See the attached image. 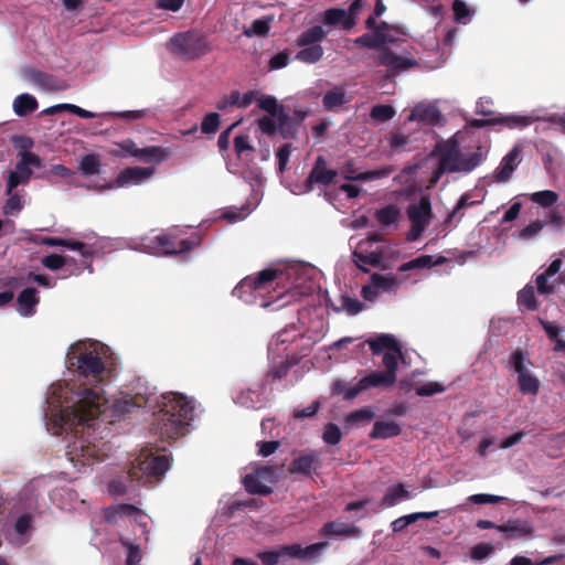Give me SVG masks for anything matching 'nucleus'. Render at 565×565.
<instances>
[{"label": "nucleus", "mask_w": 565, "mask_h": 565, "mask_svg": "<svg viewBox=\"0 0 565 565\" xmlns=\"http://www.w3.org/2000/svg\"><path fill=\"white\" fill-rule=\"evenodd\" d=\"M317 463V454L315 450H306L300 452L290 465V472L309 476L311 471L316 468Z\"/></svg>", "instance_id": "nucleus-28"}, {"label": "nucleus", "mask_w": 565, "mask_h": 565, "mask_svg": "<svg viewBox=\"0 0 565 565\" xmlns=\"http://www.w3.org/2000/svg\"><path fill=\"white\" fill-rule=\"evenodd\" d=\"M42 160L33 152L22 151L13 170L9 172L6 194H10L17 186L26 184L32 177V168H41Z\"/></svg>", "instance_id": "nucleus-10"}, {"label": "nucleus", "mask_w": 565, "mask_h": 565, "mask_svg": "<svg viewBox=\"0 0 565 565\" xmlns=\"http://www.w3.org/2000/svg\"><path fill=\"white\" fill-rule=\"evenodd\" d=\"M366 6V0H354L348 10L340 8L328 9L322 22L326 25L335 26L344 31H351L359 18L360 11Z\"/></svg>", "instance_id": "nucleus-11"}, {"label": "nucleus", "mask_w": 565, "mask_h": 565, "mask_svg": "<svg viewBox=\"0 0 565 565\" xmlns=\"http://www.w3.org/2000/svg\"><path fill=\"white\" fill-rule=\"evenodd\" d=\"M170 151L160 146H148L138 149L137 159L145 163H160L170 157Z\"/></svg>", "instance_id": "nucleus-33"}, {"label": "nucleus", "mask_w": 565, "mask_h": 565, "mask_svg": "<svg viewBox=\"0 0 565 565\" xmlns=\"http://www.w3.org/2000/svg\"><path fill=\"white\" fill-rule=\"evenodd\" d=\"M291 121L288 116L279 113V115H269L258 120V128L263 134L273 136L279 132L284 138L290 134Z\"/></svg>", "instance_id": "nucleus-23"}, {"label": "nucleus", "mask_w": 565, "mask_h": 565, "mask_svg": "<svg viewBox=\"0 0 565 565\" xmlns=\"http://www.w3.org/2000/svg\"><path fill=\"white\" fill-rule=\"evenodd\" d=\"M252 186V195L250 199L241 207H228L223 212V217L228 221L230 223H236L239 221L245 220L253 210L256 209V206L259 204L263 192V180L259 174H257L253 182L250 183Z\"/></svg>", "instance_id": "nucleus-16"}, {"label": "nucleus", "mask_w": 565, "mask_h": 565, "mask_svg": "<svg viewBox=\"0 0 565 565\" xmlns=\"http://www.w3.org/2000/svg\"><path fill=\"white\" fill-rule=\"evenodd\" d=\"M235 404L245 408H260L267 402L265 386L262 382L253 384L246 390H242L235 397Z\"/></svg>", "instance_id": "nucleus-21"}, {"label": "nucleus", "mask_w": 565, "mask_h": 565, "mask_svg": "<svg viewBox=\"0 0 565 565\" xmlns=\"http://www.w3.org/2000/svg\"><path fill=\"white\" fill-rule=\"evenodd\" d=\"M558 200V194L552 190L537 191L531 194V201L543 206L550 207Z\"/></svg>", "instance_id": "nucleus-53"}, {"label": "nucleus", "mask_w": 565, "mask_h": 565, "mask_svg": "<svg viewBox=\"0 0 565 565\" xmlns=\"http://www.w3.org/2000/svg\"><path fill=\"white\" fill-rule=\"evenodd\" d=\"M257 105L269 115H279L277 100L273 96H263L258 94Z\"/></svg>", "instance_id": "nucleus-63"}, {"label": "nucleus", "mask_w": 565, "mask_h": 565, "mask_svg": "<svg viewBox=\"0 0 565 565\" xmlns=\"http://www.w3.org/2000/svg\"><path fill=\"white\" fill-rule=\"evenodd\" d=\"M318 555V544L302 547L300 544L284 545L274 551L260 552L258 558L264 565H277L287 557L307 561Z\"/></svg>", "instance_id": "nucleus-8"}, {"label": "nucleus", "mask_w": 565, "mask_h": 565, "mask_svg": "<svg viewBox=\"0 0 565 565\" xmlns=\"http://www.w3.org/2000/svg\"><path fill=\"white\" fill-rule=\"evenodd\" d=\"M393 172V168L383 167L380 169L356 172L353 161H348L341 169V174L345 180L349 181H372L388 177Z\"/></svg>", "instance_id": "nucleus-25"}, {"label": "nucleus", "mask_w": 565, "mask_h": 565, "mask_svg": "<svg viewBox=\"0 0 565 565\" xmlns=\"http://www.w3.org/2000/svg\"><path fill=\"white\" fill-rule=\"evenodd\" d=\"M493 552V546L489 543H479L476 544L470 550V557L473 561H482L483 558L488 557Z\"/></svg>", "instance_id": "nucleus-64"}, {"label": "nucleus", "mask_w": 565, "mask_h": 565, "mask_svg": "<svg viewBox=\"0 0 565 565\" xmlns=\"http://www.w3.org/2000/svg\"><path fill=\"white\" fill-rule=\"evenodd\" d=\"M414 388L418 396H433L446 390L445 386L438 382H428L423 385L415 384Z\"/></svg>", "instance_id": "nucleus-58"}, {"label": "nucleus", "mask_w": 565, "mask_h": 565, "mask_svg": "<svg viewBox=\"0 0 565 565\" xmlns=\"http://www.w3.org/2000/svg\"><path fill=\"white\" fill-rule=\"evenodd\" d=\"M38 303L36 290L34 288H25L18 296V312L23 317H30L34 315Z\"/></svg>", "instance_id": "nucleus-32"}, {"label": "nucleus", "mask_w": 565, "mask_h": 565, "mask_svg": "<svg viewBox=\"0 0 565 565\" xmlns=\"http://www.w3.org/2000/svg\"><path fill=\"white\" fill-rule=\"evenodd\" d=\"M440 111L429 105H417L413 108L409 120L411 121H423L428 124H436L439 120Z\"/></svg>", "instance_id": "nucleus-36"}, {"label": "nucleus", "mask_w": 565, "mask_h": 565, "mask_svg": "<svg viewBox=\"0 0 565 565\" xmlns=\"http://www.w3.org/2000/svg\"><path fill=\"white\" fill-rule=\"evenodd\" d=\"M407 216L411 221V228L407 233V241L419 239L433 218L431 203L429 196H422L419 202L407 207Z\"/></svg>", "instance_id": "nucleus-9"}, {"label": "nucleus", "mask_w": 565, "mask_h": 565, "mask_svg": "<svg viewBox=\"0 0 565 565\" xmlns=\"http://www.w3.org/2000/svg\"><path fill=\"white\" fill-rule=\"evenodd\" d=\"M302 49L296 54V58L307 64H313L318 61V45L301 46Z\"/></svg>", "instance_id": "nucleus-60"}, {"label": "nucleus", "mask_w": 565, "mask_h": 565, "mask_svg": "<svg viewBox=\"0 0 565 565\" xmlns=\"http://www.w3.org/2000/svg\"><path fill=\"white\" fill-rule=\"evenodd\" d=\"M111 350L108 345L95 340H81L70 345L66 352V364L74 370L82 383L58 381L56 384L81 386L85 388L99 387L110 375ZM55 385H50L47 391ZM49 392H46L47 394Z\"/></svg>", "instance_id": "nucleus-3"}, {"label": "nucleus", "mask_w": 565, "mask_h": 565, "mask_svg": "<svg viewBox=\"0 0 565 565\" xmlns=\"http://www.w3.org/2000/svg\"><path fill=\"white\" fill-rule=\"evenodd\" d=\"M32 241L36 244H44L49 246H63L70 250H73L82 257V265L88 266L92 263L94 255L98 252L99 247L97 242L84 243L76 239H65L57 237H35Z\"/></svg>", "instance_id": "nucleus-15"}, {"label": "nucleus", "mask_w": 565, "mask_h": 565, "mask_svg": "<svg viewBox=\"0 0 565 565\" xmlns=\"http://www.w3.org/2000/svg\"><path fill=\"white\" fill-rule=\"evenodd\" d=\"M383 253L379 250L363 252L360 249H355L352 253L354 264L363 271H367V269L364 267L365 265L379 267L383 262Z\"/></svg>", "instance_id": "nucleus-34"}, {"label": "nucleus", "mask_w": 565, "mask_h": 565, "mask_svg": "<svg viewBox=\"0 0 565 565\" xmlns=\"http://www.w3.org/2000/svg\"><path fill=\"white\" fill-rule=\"evenodd\" d=\"M434 154L438 157V161L448 173L471 172L482 161V153L480 151L462 153L460 145L455 138L437 143Z\"/></svg>", "instance_id": "nucleus-5"}, {"label": "nucleus", "mask_w": 565, "mask_h": 565, "mask_svg": "<svg viewBox=\"0 0 565 565\" xmlns=\"http://www.w3.org/2000/svg\"><path fill=\"white\" fill-rule=\"evenodd\" d=\"M280 468L271 466H263L254 469L250 473H246L243 483L250 493L265 494L271 490V484L277 480Z\"/></svg>", "instance_id": "nucleus-13"}, {"label": "nucleus", "mask_w": 565, "mask_h": 565, "mask_svg": "<svg viewBox=\"0 0 565 565\" xmlns=\"http://www.w3.org/2000/svg\"><path fill=\"white\" fill-rule=\"evenodd\" d=\"M156 170L152 167H129L121 170L113 183L94 184L89 186L97 192H103L111 189L129 188L140 185L149 181L154 174Z\"/></svg>", "instance_id": "nucleus-7"}, {"label": "nucleus", "mask_w": 565, "mask_h": 565, "mask_svg": "<svg viewBox=\"0 0 565 565\" xmlns=\"http://www.w3.org/2000/svg\"><path fill=\"white\" fill-rule=\"evenodd\" d=\"M13 111L17 116L23 117L38 108V102L30 94H21L13 100Z\"/></svg>", "instance_id": "nucleus-41"}, {"label": "nucleus", "mask_w": 565, "mask_h": 565, "mask_svg": "<svg viewBox=\"0 0 565 565\" xmlns=\"http://www.w3.org/2000/svg\"><path fill=\"white\" fill-rule=\"evenodd\" d=\"M273 21L274 15L271 14L256 19L249 26L244 28L243 34L247 38L266 36L269 33Z\"/></svg>", "instance_id": "nucleus-39"}, {"label": "nucleus", "mask_w": 565, "mask_h": 565, "mask_svg": "<svg viewBox=\"0 0 565 565\" xmlns=\"http://www.w3.org/2000/svg\"><path fill=\"white\" fill-rule=\"evenodd\" d=\"M315 333L297 334L295 350L291 355L287 354L285 360L279 361V365L271 367L269 376L281 379L286 375L288 369L294 364H301L302 369L310 370L315 366Z\"/></svg>", "instance_id": "nucleus-6"}, {"label": "nucleus", "mask_w": 565, "mask_h": 565, "mask_svg": "<svg viewBox=\"0 0 565 565\" xmlns=\"http://www.w3.org/2000/svg\"><path fill=\"white\" fill-rule=\"evenodd\" d=\"M518 303L525 307L527 310H535L537 308V300L532 286H526L519 291Z\"/></svg>", "instance_id": "nucleus-52"}, {"label": "nucleus", "mask_w": 565, "mask_h": 565, "mask_svg": "<svg viewBox=\"0 0 565 565\" xmlns=\"http://www.w3.org/2000/svg\"><path fill=\"white\" fill-rule=\"evenodd\" d=\"M100 156L96 153L86 154L82 157L78 162V170L85 177L98 174L100 172Z\"/></svg>", "instance_id": "nucleus-42"}, {"label": "nucleus", "mask_w": 565, "mask_h": 565, "mask_svg": "<svg viewBox=\"0 0 565 565\" xmlns=\"http://www.w3.org/2000/svg\"><path fill=\"white\" fill-rule=\"evenodd\" d=\"M45 405L46 429L52 435L70 438L65 456L79 473L90 471L108 456V444L90 434L100 416L114 422L143 406L156 416L160 435L169 439L188 434L196 417L194 401L177 393H151L145 398L121 394L109 401L102 387L55 384L45 396Z\"/></svg>", "instance_id": "nucleus-1"}, {"label": "nucleus", "mask_w": 565, "mask_h": 565, "mask_svg": "<svg viewBox=\"0 0 565 565\" xmlns=\"http://www.w3.org/2000/svg\"><path fill=\"white\" fill-rule=\"evenodd\" d=\"M411 498V492L404 488L402 483H397L387 489L386 493L382 498V505L394 507L401 500Z\"/></svg>", "instance_id": "nucleus-44"}, {"label": "nucleus", "mask_w": 565, "mask_h": 565, "mask_svg": "<svg viewBox=\"0 0 565 565\" xmlns=\"http://www.w3.org/2000/svg\"><path fill=\"white\" fill-rule=\"evenodd\" d=\"M257 97L258 93L255 90H249L243 95H241L238 92H232L230 103L239 108H246L254 102H257Z\"/></svg>", "instance_id": "nucleus-55"}, {"label": "nucleus", "mask_w": 565, "mask_h": 565, "mask_svg": "<svg viewBox=\"0 0 565 565\" xmlns=\"http://www.w3.org/2000/svg\"><path fill=\"white\" fill-rule=\"evenodd\" d=\"M316 267L311 264L292 260L273 265L257 276L245 277L233 290V295L245 303L268 308L281 301L279 309L313 290Z\"/></svg>", "instance_id": "nucleus-2"}, {"label": "nucleus", "mask_w": 565, "mask_h": 565, "mask_svg": "<svg viewBox=\"0 0 565 565\" xmlns=\"http://www.w3.org/2000/svg\"><path fill=\"white\" fill-rule=\"evenodd\" d=\"M169 45L174 54L186 60L195 58L205 52L203 39L193 32L174 35Z\"/></svg>", "instance_id": "nucleus-14"}, {"label": "nucleus", "mask_w": 565, "mask_h": 565, "mask_svg": "<svg viewBox=\"0 0 565 565\" xmlns=\"http://www.w3.org/2000/svg\"><path fill=\"white\" fill-rule=\"evenodd\" d=\"M342 433L341 429L332 423L326 425L322 439L329 445H337L341 441Z\"/></svg>", "instance_id": "nucleus-59"}, {"label": "nucleus", "mask_w": 565, "mask_h": 565, "mask_svg": "<svg viewBox=\"0 0 565 565\" xmlns=\"http://www.w3.org/2000/svg\"><path fill=\"white\" fill-rule=\"evenodd\" d=\"M41 263L50 270H62V278L79 275L84 268H88L90 270V263H88V266H84L82 265V258L77 262L73 257L57 254L44 256Z\"/></svg>", "instance_id": "nucleus-19"}, {"label": "nucleus", "mask_w": 565, "mask_h": 565, "mask_svg": "<svg viewBox=\"0 0 565 565\" xmlns=\"http://www.w3.org/2000/svg\"><path fill=\"white\" fill-rule=\"evenodd\" d=\"M364 303L356 298H351L349 296H341L340 306L334 308L337 311L344 310L350 316H355L360 313L364 309Z\"/></svg>", "instance_id": "nucleus-50"}, {"label": "nucleus", "mask_w": 565, "mask_h": 565, "mask_svg": "<svg viewBox=\"0 0 565 565\" xmlns=\"http://www.w3.org/2000/svg\"><path fill=\"white\" fill-rule=\"evenodd\" d=\"M497 530L504 533L508 540H518L529 537L533 534V527L527 521L523 520H509L502 525H498Z\"/></svg>", "instance_id": "nucleus-27"}, {"label": "nucleus", "mask_w": 565, "mask_h": 565, "mask_svg": "<svg viewBox=\"0 0 565 565\" xmlns=\"http://www.w3.org/2000/svg\"><path fill=\"white\" fill-rule=\"evenodd\" d=\"M318 182V160L315 162L308 179L301 184L287 185L291 193L296 195L305 194L312 190L315 183Z\"/></svg>", "instance_id": "nucleus-48"}, {"label": "nucleus", "mask_w": 565, "mask_h": 565, "mask_svg": "<svg viewBox=\"0 0 565 565\" xmlns=\"http://www.w3.org/2000/svg\"><path fill=\"white\" fill-rule=\"evenodd\" d=\"M402 428L395 422L377 420L374 423L369 437L375 439H388L401 435Z\"/></svg>", "instance_id": "nucleus-31"}, {"label": "nucleus", "mask_w": 565, "mask_h": 565, "mask_svg": "<svg viewBox=\"0 0 565 565\" xmlns=\"http://www.w3.org/2000/svg\"><path fill=\"white\" fill-rule=\"evenodd\" d=\"M297 46L318 45V25L311 26L303 32L296 41Z\"/></svg>", "instance_id": "nucleus-61"}, {"label": "nucleus", "mask_w": 565, "mask_h": 565, "mask_svg": "<svg viewBox=\"0 0 565 565\" xmlns=\"http://www.w3.org/2000/svg\"><path fill=\"white\" fill-rule=\"evenodd\" d=\"M195 244V242L190 243L185 239L174 242L168 235L162 234L142 239L140 250L152 255H170L186 252Z\"/></svg>", "instance_id": "nucleus-12"}, {"label": "nucleus", "mask_w": 565, "mask_h": 565, "mask_svg": "<svg viewBox=\"0 0 565 565\" xmlns=\"http://www.w3.org/2000/svg\"><path fill=\"white\" fill-rule=\"evenodd\" d=\"M320 534L327 536L360 537L362 535V529L343 521H331L323 524L320 529Z\"/></svg>", "instance_id": "nucleus-26"}, {"label": "nucleus", "mask_w": 565, "mask_h": 565, "mask_svg": "<svg viewBox=\"0 0 565 565\" xmlns=\"http://www.w3.org/2000/svg\"><path fill=\"white\" fill-rule=\"evenodd\" d=\"M395 116V109L391 105H376L371 109V117L374 120L384 122Z\"/></svg>", "instance_id": "nucleus-57"}, {"label": "nucleus", "mask_w": 565, "mask_h": 565, "mask_svg": "<svg viewBox=\"0 0 565 565\" xmlns=\"http://www.w3.org/2000/svg\"><path fill=\"white\" fill-rule=\"evenodd\" d=\"M139 147L132 139H125L115 143V148L109 151L114 157L126 158L134 157L137 159Z\"/></svg>", "instance_id": "nucleus-45"}, {"label": "nucleus", "mask_w": 565, "mask_h": 565, "mask_svg": "<svg viewBox=\"0 0 565 565\" xmlns=\"http://www.w3.org/2000/svg\"><path fill=\"white\" fill-rule=\"evenodd\" d=\"M367 344L373 354H379L383 350L401 352V344L392 334H381L375 339H370Z\"/></svg>", "instance_id": "nucleus-35"}, {"label": "nucleus", "mask_w": 565, "mask_h": 565, "mask_svg": "<svg viewBox=\"0 0 565 565\" xmlns=\"http://www.w3.org/2000/svg\"><path fill=\"white\" fill-rule=\"evenodd\" d=\"M105 116L109 118H119L125 120L126 122H135L141 121L150 118L152 116V111L148 108L136 109V110H125V111H109L106 113Z\"/></svg>", "instance_id": "nucleus-43"}, {"label": "nucleus", "mask_w": 565, "mask_h": 565, "mask_svg": "<svg viewBox=\"0 0 565 565\" xmlns=\"http://www.w3.org/2000/svg\"><path fill=\"white\" fill-rule=\"evenodd\" d=\"M372 284L379 289L391 290L396 286V278L394 276H384L381 274H373L371 276Z\"/></svg>", "instance_id": "nucleus-62"}, {"label": "nucleus", "mask_w": 565, "mask_h": 565, "mask_svg": "<svg viewBox=\"0 0 565 565\" xmlns=\"http://www.w3.org/2000/svg\"><path fill=\"white\" fill-rule=\"evenodd\" d=\"M398 355H401V352H386L383 355L382 363L385 367V373L393 379L396 382V371L398 367Z\"/></svg>", "instance_id": "nucleus-56"}, {"label": "nucleus", "mask_w": 565, "mask_h": 565, "mask_svg": "<svg viewBox=\"0 0 565 565\" xmlns=\"http://www.w3.org/2000/svg\"><path fill=\"white\" fill-rule=\"evenodd\" d=\"M134 518L137 522H142L145 519L143 513L131 504H117L110 507L106 511V520L110 523L118 522L121 518Z\"/></svg>", "instance_id": "nucleus-29"}, {"label": "nucleus", "mask_w": 565, "mask_h": 565, "mask_svg": "<svg viewBox=\"0 0 565 565\" xmlns=\"http://www.w3.org/2000/svg\"><path fill=\"white\" fill-rule=\"evenodd\" d=\"M354 43L360 47L370 50H379V52L385 46L384 32L373 31V33H365L354 40Z\"/></svg>", "instance_id": "nucleus-40"}, {"label": "nucleus", "mask_w": 565, "mask_h": 565, "mask_svg": "<svg viewBox=\"0 0 565 565\" xmlns=\"http://www.w3.org/2000/svg\"><path fill=\"white\" fill-rule=\"evenodd\" d=\"M394 383L395 381L391 379L385 372L373 371L370 374L362 377L356 384L347 387L342 392L345 399H353L362 391H365L371 387L387 388L392 386Z\"/></svg>", "instance_id": "nucleus-20"}, {"label": "nucleus", "mask_w": 565, "mask_h": 565, "mask_svg": "<svg viewBox=\"0 0 565 565\" xmlns=\"http://www.w3.org/2000/svg\"><path fill=\"white\" fill-rule=\"evenodd\" d=\"M170 461L164 455H154L149 450H141L131 461L127 479L148 486L159 481L169 470Z\"/></svg>", "instance_id": "nucleus-4"}, {"label": "nucleus", "mask_w": 565, "mask_h": 565, "mask_svg": "<svg viewBox=\"0 0 565 565\" xmlns=\"http://www.w3.org/2000/svg\"><path fill=\"white\" fill-rule=\"evenodd\" d=\"M52 500L60 507L62 510H75L77 509V504H83L84 501H78L77 494L71 489H60L53 492Z\"/></svg>", "instance_id": "nucleus-37"}, {"label": "nucleus", "mask_w": 565, "mask_h": 565, "mask_svg": "<svg viewBox=\"0 0 565 565\" xmlns=\"http://www.w3.org/2000/svg\"><path fill=\"white\" fill-rule=\"evenodd\" d=\"M344 103L345 93L342 88H334L328 92L322 99L323 107L327 110H334L341 107Z\"/></svg>", "instance_id": "nucleus-47"}, {"label": "nucleus", "mask_w": 565, "mask_h": 565, "mask_svg": "<svg viewBox=\"0 0 565 565\" xmlns=\"http://www.w3.org/2000/svg\"><path fill=\"white\" fill-rule=\"evenodd\" d=\"M454 20L460 24H467L475 13L463 0H455L452 2Z\"/></svg>", "instance_id": "nucleus-49"}, {"label": "nucleus", "mask_w": 565, "mask_h": 565, "mask_svg": "<svg viewBox=\"0 0 565 565\" xmlns=\"http://www.w3.org/2000/svg\"><path fill=\"white\" fill-rule=\"evenodd\" d=\"M234 147L237 157L241 160H249L253 153V147L249 143L247 136H236L234 139Z\"/></svg>", "instance_id": "nucleus-54"}, {"label": "nucleus", "mask_w": 565, "mask_h": 565, "mask_svg": "<svg viewBox=\"0 0 565 565\" xmlns=\"http://www.w3.org/2000/svg\"><path fill=\"white\" fill-rule=\"evenodd\" d=\"M520 153V148L515 146L502 158L499 167L493 172L495 182L503 183L510 180L512 173L521 162Z\"/></svg>", "instance_id": "nucleus-24"}, {"label": "nucleus", "mask_w": 565, "mask_h": 565, "mask_svg": "<svg viewBox=\"0 0 565 565\" xmlns=\"http://www.w3.org/2000/svg\"><path fill=\"white\" fill-rule=\"evenodd\" d=\"M9 198L3 205L4 215H17L24 206L23 198L19 193L7 194Z\"/></svg>", "instance_id": "nucleus-51"}, {"label": "nucleus", "mask_w": 565, "mask_h": 565, "mask_svg": "<svg viewBox=\"0 0 565 565\" xmlns=\"http://www.w3.org/2000/svg\"><path fill=\"white\" fill-rule=\"evenodd\" d=\"M399 217V210L396 205H386L375 213L376 221L383 226L395 224Z\"/></svg>", "instance_id": "nucleus-46"}, {"label": "nucleus", "mask_w": 565, "mask_h": 565, "mask_svg": "<svg viewBox=\"0 0 565 565\" xmlns=\"http://www.w3.org/2000/svg\"><path fill=\"white\" fill-rule=\"evenodd\" d=\"M375 412L371 407H363L349 413L344 418L347 428L359 427L373 420Z\"/></svg>", "instance_id": "nucleus-38"}, {"label": "nucleus", "mask_w": 565, "mask_h": 565, "mask_svg": "<svg viewBox=\"0 0 565 565\" xmlns=\"http://www.w3.org/2000/svg\"><path fill=\"white\" fill-rule=\"evenodd\" d=\"M32 532V518L23 514L14 523L11 542L15 545H23L29 542Z\"/></svg>", "instance_id": "nucleus-30"}, {"label": "nucleus", "mask_w": 565, "mask_h": 565, "mask_svg": "<svg viewBox=\"0 0 565 565\" xmlns=\"http://www.w3.org/2000/svg\"><path fill=\"white\" fill-rule=\"evenodd\" d=\"M298 334L297 328L291 324L280 331H278L268 344V354L273 362V366L276 365V359L280 358L285 352L291 355V345H295V341ZM279 365V362L277 363Z\"/></svg>", "instance_id": "nucleus-18"}, {"label": "nucleus", "mask_w": 565, "mask_h": 565, "mask_svg": "<svg viewBox=\"0 0 565 565\" xmlns=\"http://www.w3.org/2000/svg\"><path fill=\"white\" fill-rule=\"evenodd\" d=\"M514 371L518 373L519 390L522 394L536 395L540 391V381L524 364V353L516 350L511 355Z\"/></svg>", "instance_id": "nucleus-17"}, {"label": "nucleus", "mask_w": 565, "mask_h": 565, "mask_svg": "<svg viewBox=\"0 0 565 565\" xmlns=\"http://www.w3.org/2000/svg\"><path fill=\"white\" fill-rule=\"evenodd\" d=\"M376 60L380 65L387 67L392 73H398L418 65L416 60L397 55L388 47L382 49L377 53Z\"/></svg>", "instance_id": "nucleus-22"}]
</instances>
